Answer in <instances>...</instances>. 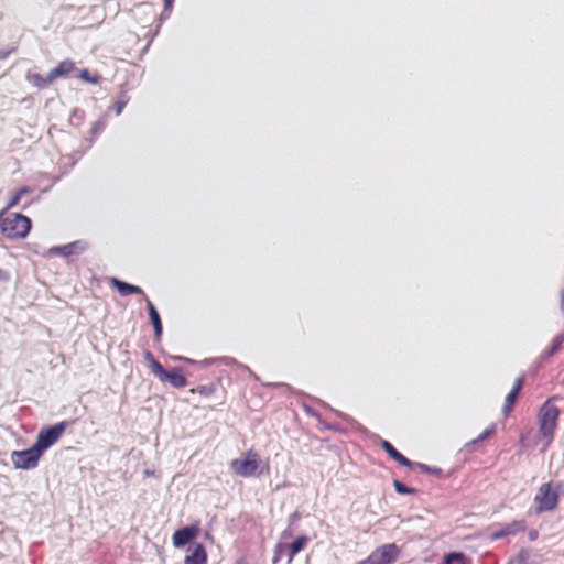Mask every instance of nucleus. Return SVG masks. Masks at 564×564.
<instances>
[{"label":"nucleus","mask_w":564,"mask_h":564,"mask_svg":"<svg viewBox=\"0 0 564 564\" xmlns=\"http://www.w3.org/2000/svg\"><path fill=\"white\" fill-rule=\"evenodd\" d=\"M32 228L31 219L20 213L0 212V234L7 240H23Z\"/></svg>","instance_id":"nucleus-1"},{"label":"nucleus","mask_w":564,"mask_h":564,"mask_svg":"<svg viewBox=\"0 0 564 564\" xmlns=\"http://www.w3.org/2000/svg\"><path fill=\"white\" fill-rule=\"evenodd\" d=\"M561 486L557 484H542L533 498L538 513L555 510L558 502Z\"/></svg>","instance_id":"nucleus-2"},{"label":"nucleus","mask_w":564,"mask_h":564,"mask_svg":"<svg viewBox=\"0 0 564 564\" xmlns=\"http://www.w3.org/2000/svg\"><path fill=\"white\" fill-rule=\"evenodd\" d=\"M558 410L555 405L546 402L542 405L539 413V432L547 446L556 429Z\"/></svg>","instance_id":"nucleus-3"},{"label":"nucleus","mask_w":564,"mask_h":564,"mask_svg":"<svg viewBox=\"0 0 564 564\" xmlns=\"http://www.w3.org/2000/svg\"><path fill=\"white\" fill-rule=\"evenodd\" d=\"M42 456V453L33 445L23 451H14L11 453V463L15 469L30 470L34 469Z\"/></svg>","instance_id":"nucleus-4"},{"label":"nucleus","mask_w":564,"mask_h":564,"mask_svg":"<svg viewBox=\"0 0 564 564\" xmlns=\"http://www.w3.org/2000/svg\"><path fill=\"white\" fill-rule=\"evenodd\" d=\"M235 474L241 477H253L259 474L260 458L256 453L248 452L230 464Z\"/></svg>","instance_id":"nucleus-5"},{"label":"nucleus","mask_w":564,"mask_h":564,"mask_svg":"<svg viewBox=\"0 0 564 564\" xmlns=\"http://www.w3.org/2000/svg\"><path fill=\"white\" fill-rule=\"evenodd\" d=\"M66 424L64 422L47 429L41 430L37 434L34 446L43 454L45 449L51 447L63 434Z\"/></svg>","instance_id":"nucleus-6"},{"label":"nucleus","mask_w":564,"mask_h":564,"mask_svg":"<svg viewBox=\"0 0 564 564\" xmlns=\"http://www.w3.org/2000/svg\"><path fill=\"white\" fill-rule=\"evenodd\" d=\"M399 556V549L394 544H384L377 547L365 561L359 564H390Z\"/></svg>","instance_id":"nucleus-7"},{"label":"nucleus","mask_w":564,"mask_h":564,"mask_svg":"<svg viewBox=\"0 0 564 564\" xmlns=\"http://www.w3.org/2000/svg\"><path fill=\"white\" fill-rule=\"evenodd\" d=\"M199 528L196 524L187 525L176 530L172 534V544L175 549L183 547L193 541L198 534Z\"/></svg>","instance_id":"nucleus-8"},{"label":"nucleus","mask_w":564,"mask_h":564,"mask_svg":"<svg viewBox=\"0 0 564 564\" xmlns=\"http://www.w3.org/2000/svg\"><path fill=\"white\" fill-rule=\"evenodd\" d=\"M184 564H207V552L200 543H194L186 549Z\"/></svg>","instance_id":"nucleus-9"},{"label":"nucleus","mask_w":564,"mask_h":564,"mask_svg":"<svg viewBox=\"0 0 564 564\" xmlns=\"http://www.w3.org/2000/svg\"><path fill=\"white\" fill-rule=\"evenodd\" d=\"M86 249V245L83 241H74L64 246L53 247L48 249V256H64L68 257L73 253L82 252Z\"/></svg>","instance_id":"nucleus-10"},{"label":"nucleus","mask_w":564,"mask_h":564,"mask_svg":"<svg viewBox=\"0 0 564 564\" xmlns=\"http://www.w3.org/2000/svg\"><path fill=\"white\" fill-rule=\"evenodd\" d=\"M74 68V63L69 59H64L54 68L48 72V82H53L59 77L67 75Z\"/></svg>","instance_id":"nucleus-11"},{"label":"nucleus","mask_w":564,"mask_h":564,"mask_svg":"<svg viewBox=\"0 0 564 564\" xmlns=\"http://www.w3.org/2000/svg\"><path fill=\"white\" fill-rule=\"evenodd\" d=\"M161 381L169 382L174 388H183L186 386V379L183 376L180 369H174L172 371H165Z\"/></svg>","instance_id":"nucleus-12"},{"label":"nucleus","mask_w":564,"mask_h":564,"mask_svg":"<svg viewBox=\"0 0 564 564\" xmlns=\"http://www.w3.org/2000/svg\"><path fill=\"white\" fill-rule=\"evenodd\" d=\"M111 283L121 295H129L133 293L142 294V290L137 285L122 282L118 279H112Z\"/></svg>","instance_id":"nucleus-13"},{"label":"nucleus","mask_w":564,"mask_h":564,"mask_svg":"<svg viewBox=\"0 0 564 564\" xmlns=\"http://www.w3.org/2000/svg\"><path fill=\"white\" fill-rule=\"evenodd\" d=\"M523 528H524L523 522L514 521V522L509 523L508 525H506L503 529H501L499 531H496L492 534V538L494 539H500V538L506 536V535L514 534L518 531L523 530Z\"/></svg>","instance_id":"nucleus-14"},{"label":"nucleus","mask_w":564,"mask_h":564,"mask_svg":"<svg viewBox=\"0 0 564 564\" xmlns=\"http://www.w3.org/2000/svg\"><path fill=\"white\" fill-rule=\"evenodd\" d=\"M147 306H148L149 316H150L151 323L154 327L155 334L158 337H160L162 334V325H161L159 313L156 312L154 305L150 301L147 302Z\"/></svg>","instance_id":"nucleus-15"},{"label":"nucleus","mask_w":564,"mask_h":564,"mask_svg":"<svg viewBox=\"0 0 564 564\" xmlns=\"http://www.w3.org/2000/svg\"><path fill=\"white\" fill-rule=\"evenodd\" d=\"M382 446L384 448V451L393 458L395 459L397 462H399L401 465L403 466H408L409 465V460L402 456L398 451H395L393 448V446L388 442V441H383L382 442Z\"/></svg>","instance_id":"nucleus-16"},{"label":"nucleus","mask_w":564,"mask_h":564,"mask_svg":"<svg viewBox=\"0 0 564 564\" xmlns=\"http://www.w3.org/2000/svg\"><path fill=\"white\" fill-rule=\"evenodd\" d=\"M307 543L305 535L297 536L290 545L289 560L291 561L295 554H297Z\"/></svg>","instance_id":"nucleus-17"},{"label":"nucleus","mask_w":564,"mask_h":564,"mask_svg":"<svg viewBox=\"0 0 564 564\" xmlns=\"http://www.w3.org/2000/svg\"><path fill=\"white\" fill-rule=\"evenodd\" d=\"M26 78L31 84L39 88L45 87L48 84H51V82H48V75L44 78L37 74H28Z\"/></svg>","instance_id":"nucleus-18"},{"label":"nucleus","mask_w":564,"mask_h":564,"mask_svg":"<svg viewBox=\"0 0 564 564\" xmlns=\"http://www.w3.org/2000/svg\"><path fill=\"white\" fill-rule=\"evenodd\" d=\"M518 394V388H513L506 397V404L503 406V413L507 415L511 408H512V404L516 400V397Z\"/></svg>","instance_id":"nucleus-19"},{"label":"nucleus","mask_w":564,"mask_h":564,"mask_svg":"<svg viewBox=\"0 0 564 564\" xmlns=\"http://www.w3.org/2000/svg\"><path fill=\"white\" fill-rule=\"evenodd\" d=\"M445 564H465V557L462 553H451L445 557Z\"/></svg>","instance_id":"nucleus-20"},{"label":"nucleus","mask_w":564,"mask_h":564,"mask_svg":"<svg viewBox=\"0 0 564 564\" xmlns=\"http://www.w3.org/2000/svg\"><path fill=\"white\" fill-rule=\"evenodd\" d=\"M149 369H150L151 373L153 376H155L159 380L162 379V377L164 376V372H165L162 365L156 360L149 366Z\"/></svg>","instance_id":"nucleus-21"},{"label":"nucleus","mask_w":564,"mask_h":564,"mask_svg":"<svg viewBox=\"0 0 564 564\" xmlns=\"http://www.w3.org/2000/svg\"><path fill=\"white\" fill-rule=\"evenodd\" d=\"M26 193V189L25 188H22L20 189L19 192H17L11 198L10 200L8 202L7 204V207H6V212L8 209H11L13 208L14 206H17V204L19 203V200L21 199V197Z\"/></svg>","instance_id":"nucleus-22"},{"label":"nucleus","mask_w":564,"mask_h":564,"mask_svg":"<svg viewBox=\"0 0 564 564\" xmlns=\"http://www.w3.org/2000/svg\"><path fill=\"white\" fill-rule=\"evenodd\" d=\"M393 486L398 494L406 495V494L413 492V489L408 488L405 485H403L402 482H400L398 480H394Z\"/></svg>","instance_id":"nucleus-23"},{"label":"nucleus","mask_w":564,"mask_h":564,"mask_svg":"<svg viewBox=\"0 0 564 564\" xmlns=\"http://www.w3.org/2000/svg\"><path fill=\"white\" fill-rule=\"evenodd\" d=\"M79 76H80L82 79H84L85 82H88L90 84H97L98 83V79L96 77H90L89 76L87 69H82L79 72Z\"/></svg>","instance_id":"nucleus-24"},{"label":"nucleus","mask_w":564,"mask_h":564,"mask_svg":"<svg viewBox=\"0 0 564 564\" xmlns=\"http://www.w3.org/2000/svg\"><path fill=\"white\" fill-rule=\"evenodd\" d=\"M143 357H144L145 361L148 362V366H150L152 362L155 361L154 357L152 356V354L150 351H144Z\"/></svg>","instance_id":"nucleus-25"},{"label":"nucleus","mask_w":564,"mask_h":564,"mask_svg":"<svg viewBox=\"0 0 564 564\" xmlns=\"http://www.w3.org/2000/svg\"><path fill=\"white\" fill-rule=\"evenodd\" d=\"M492 431H494V426H490L487 430H485L484 433L478 436V441L484 440L487 436H489L492 433Z\"/></svg>","instance_id":"nucleus-26"},{"label":"nucleus","mask_w":564,"mask_h":564,"mask_svg":"<svg viewBox=\"0 0 564 564\" xmlns=\"http://www.w3.org/2000/svg\"><path fill=\"white\" fill-rule=\"evenodd\" d=\"M538 536H539V533H538V531H536V530H531V531L529 532V539H530L531 541L536 540V539H538Z\"/></svg>","instance_id":"nucleus-27"},{"label":"nucleus","mask_w":564,"mask_h":564,"mask_svg":"<svg viewBox=\"0 0 564 564\" xmlns=\"http://www.w3.org/2000/svg\"><path fill=\"white\" fill-rule=\"evenodd\" d=\"M560 306H561V311L564 313V290L561 293Z\"/></svg>","instance_id":"nucleus-28"},{"label":"nucleus","mask_w":564,"mask_h":564,"mask_svg":"<svg viewBox=\"0 0 564 564\" xmlns=\"http://www.w3.org/2000/svg\"><path fill=\"white\" fill-rule=\"evenodd\" d=\"M8 279L7 272L0 269V281H4Z\"/></svg>","instance_id":"nucleus-29"},{"label":"nucleus","mask_w":564,"mask_h":564,"mask_svg":"<svg viewBox=\"0 0 564 564\" xmlns=\"http://www.w3.org/2000/svg\"><path fill=\"white\" fill-rule=\"evenodd\" d=\"M124 107V104H119L116 110V115L119 116Z\"/></svg>","instance_id":"nucleus-30"},{"label":"nucleus","mask_w":564,"mask_h":564,"mask_svg":"<svg viewBox=\"0 0 564 564\" xmlns=\"http://www.w3.org/2000/svg\"><path fill=\"white\" fill-rule=\"evenodd\" d=\"M172 3H173V0H164V4H165L166 9H171Z\"/></svg>","instance_id":"nucleus-31"},{"label":"nucleus","mask_w":564,"mask_h":564,"mask_svg":"<svg viewBox=\"0 0 564 564\" xmlns=\"http://www.w3.org/2000/svg\"><path fill=\"white\" fill-rule=\"evenodd\" d=\"M520 387H521V380H517L516 384L513 388H518V391L520 390Z\"/></svg>","instance_id":"nucleus-32"}]
</instances>
